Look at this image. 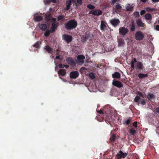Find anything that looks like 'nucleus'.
Returning <instances> with one entry per match:
<instances>
[{"instance_id":"obj_1","label":"nucleus","mask_w":159,"mask_h":159,"mask_svg":"<svg viewBox=\"0 0 159 159\" xmlns=\"http://www.w3.org/2000/svg\"><path fill=\"white\" fill-rule=\"evenodd\" d=\"M98 112L103 116V119L105 120V121L107 123L108 122L111 125H112L111 122H114V120L112 118L111 114L110 113H106V112H105V113L104 114L102 110H100L98 111Z\"/></svg>"},{"instance_id":"obj_2","label":"nucleus","mask_w":159,"mask_h":159,"mask_svg":"<svg viewBox=\"0 0 159 159\" xmlns=\"http://www.w3.org/2000/svg\"><path fill=\"white\" fill-rule=\"evenodd\" d=\"M65 25L67 30H70L76 28L77 22L75 19H71L68 21Z\"/></svg>"},{"instance_id":"obj_3","label":"nucleus","mask_w":159,"mask_h":159,"mask_svg":"<svg viewBox=\"0 0 159 159\" xmlns=\"http://www.w3.org/2000/svg\"><path fill=\"white\" fill-rule=\"evenodd\" d=\"M134 38L137 40H141L143 39L144 37V35L141 31H138L135 34Z\"/></svg>"},{"instance_id":"obj_4","label":"nucleus","mask_w":159,"mask_h":159,"mask_svg":"<svg viewBox=\"0 0 159 159\" xmlns=\"http://www.w3.org/2000/svg\"><path fill=\"white\" fill-rule=\"evenodd\" d=\"M129 32L127 28L124 26L121 27L119 29V34L123 36H125Z\"/></svg>"},{"instance_id":"obj_5","label":"nucleus","mask_w":159,"mask_h":159,"mask_svg":"<svg viewBox=\"0 0 159 159\" xmlns=\"http://www.w3.org/2000/svg\"><path fill=\"white\" fill-rule=\"evenodd\" d=\"M109 22L114 27L118 26L120 23L119 20L117 18H112L109 20Z\"/></svg>"},{"instance_id":"obj_6","label":"nucleus","mask_w":159,"mask_h":159,"mask_svg":"<svg viewBox=\"0 0 159 159\" xmlns=\"http://www.w3.org/2000/svg\"><path fill=\"white\" fill-rule=\"evenodd\" d=\"M89 13L95 16H99L102 14V11L100 9H94L90 11Z\"/></svg>"},{"instance_id":"obj_7","label":"nucleus","mask_w":159,"mask_h":159,"mask_svg":"<svg viewBox=\"0 0 159 159\" xmlns=\"http://www.w3.org/2000/svg\"><path fill=\"white\" fill-rule=\"evenodd\" d=\"M63 39L68 44L72 41L73 37L71 35L64 34L63 36Z\"/></svg>"},{"instance_id":"obj_8","label":"nucleus","mask_w":159,"mask_h":159,"mask_svg":"<svg viewBox=\"0 0 159 159\" xmlns=\"http://www.w3.org/2000/svg\"><path fill=\"white\" fill-rule=\"evenodd\" d=\"M85 58V56L82 55H79L77 57L76 62L78 64H83L84 63V59Z\"/></svg>"},{"instance_id":"obj_9","label":"nucleus","mask_w":159,"mask_h":159,"mask_svg":"<svg viewBox=\"0 0 159 159\" xmlns=\"http://www.w3.org/2000/svg\"><path fill=\"white\" fill-rule=\"evenodd\" d=\"M119 153H117L116 156L118 159H120L122 158H125L128 155L127 153H123L121 150L119 152Z\"/></svg>"},{"instance_id":"obj_10","label":"nucleus","mask_w":159,"mask_h":159,"mask_svg":"<svg viewBox=\"0 0 159 159\" xmlns=\"http://www.w3.org/2000/svg\"><path fill=\"white\" fill-rule=\"evenodd\" d=\"M79 75V74L78 71H73L70 72V77L71 79H76L77 78Z\"/></svg>"},{"instance_id":"obj_11","label":"nucleus","mask_w":159,"mask_h":159,"mask_svg":"<svg viewBox=\"0 0 159 159\" xmlns=\"http://www.w3.org/2000/svg\"><path fill=\"white\" fill-rule=\"evenodd\" d=\"M59 25L58 22L52 23L51 25V26L50 29L51 33H53L57 29Z\"/></svg>"},{"instance_id":"obj_12","label":"nucleus","mask_w":159,"mask_h":159,"mask_svg":"<svg viewBox=\"0 0 159 159\" xmlns=\"http://www.w3.org/2000/svg\"><path fill=\"white\" fill-rule=\"evenodd\" d=\"M112 84L113 85L119 88L123 87V84L122 83L118 80H114L113 81Z\"/></svg>"},{"instance_id":"obj_13","label":"nucleus","mask_w":159,"mask_h":159,"mask_svg":"<svg viewBox=\"0 0 159 159\" xmlns=\"http://www.w3.org/2000/svg\"><path fill=\"white\" fill-rule=\"evenodd\" d=\"M135 66L136 69H138L139 70H143L144 68L143 63L140 61L137 62Z\"/></svg>"},{"instance_id":"obj_14","label":"nucleus","mask_w":159,"mask_h":159,"mask_svg":"<svg viewBox=\"0 0 159 159\" xmlns=\"http://www.w3.org/2000/svg\"><path fill=\"white\" fill-rule=\"evenodd\" d=\"M107 26H108V25L106 22L103 20L101 21L100 28L102 31H104Z\"/></svg>"},{"instance_id":"obj_15","label":"nucleus","mask_w":159,"mask_h":159,"mask_svg":"<svg viewBox=\"0 0 159 159\" xmlns=\"http://www.w3.org/2000/svg\"><path fill=\"white\" fill-rule=\"evenodd\" d=\"M116 139V134H113L111 135L110 138L109 139V142L111 143L112 145H114L115 143L114 142Z\"/></svg>"},{"instance_id":"obj_16","label":"nucleus","mask_w":159,"mask_h":159,"mask_svg":"<svg viewBox=\"0 0 159 159\" xmlns=\"http://www.w3.org/2000/svg\"><path fill=\"white\" fill-rule=\"evenodd\" d=\"M66 61L67 63L72 66H75L76 65V63L74 62L72 58L69 57L66 58Z\"/></svg>"},{"instance_id":"obj_17","label":"nucleus","mask_w":159,"mask_h":159,"mask_svg":"<svg viewBox=\"0 0 159 159\" xmlns=\"http://www.w3.org/2000/svg\"><path fill=\"white\" fill-rule=\"evenodd\" d=\"M112 77L114 79H119L120 78V74L119 72H116L112 74Z\"/></svg>"},{"instance_id":"obj_18","label":"nucleus","mask_w":159,"mask_h":159,"mask_svg":"<svg viewBox=\"0 0 159 159\" xmlns=\"http://www.w3.org/2000/svg\"><path fill=\"white\" fill-rule=\"evenodd\" d=\"M130 28V30L131 32H133L135 31V24L134 20L131 21V24L129 25Z\"/></svg>"},{"instance_id":"obj_19","label":"nucleus","mask_w":159,"mask_h":159,"mask_svg":"<svg viewBox=\"0 0 159 159\" xmlns=\"http://www.w3.org/2000/svg\"><path fill=\"white\" fill-rule=\"evenodd\" d=\"M136 24L139 27H144V24L140 19H138L136 21Z\"/></svg>"},{"instance_id":"obj_20","label":"nucleus","mask_w":159,"mask_h":159,"mask_svg":"<svg viewBox=\"0 0 159 159\" xmlns=\"http://www.w3.org/2000/svg\"><path fill=\"white\" fill-rule=\"evenodd\" d=\"M83 3V0H77V1L76 2V0H75V2L74 3V5L75 6V8H78V6H80Z\"/></svg>"},{"instance_id":"obj_21","label":"nucleus","mask_w":159,"mask_h":159,"mask_svg":"<svg viewBox=\"0 0 159 159\" xmlns=\"http://www.w3.org/2000/svg\"><path fill=\"white\" fill-rule=\"evenodd\" d=\"M58 74L59 75V76H64L66 74V70L64 69H60L58 71Z\"/></svg>"},{"instance_id":"obj_22","label":"nucleus","mask_w":159,"mask_h":159,"mask_svg":"<svg viewBox=\"0 0 159 159\" xmlns=\"http://www.w3.org/2000/svg\"><path fill=\"white\" fill-rule=\"evenodd\" d=\"M122 9V7L120 4L118 3H116L115 5V8H113V10H116L117 11H120Z\"/></svg>"},{"instance_id":"obj_23","label":"nucleus","mask_w":159,"mask_h":159,"mask_svg":"<svg viewBox=\"0 0 159 159\" xmlns=\"http://www.w3.org/2000/svg\"><path fill=\"white\" fill-rule=\"evenodd\" d=\"M43 17L41 16H34V19L35 21L39 22L42 20Z\"/></svg>"},{"instance_id":"obj_24","label":"nucleus","mask_w":159,"mask_h":159,"mask_svg":"<svg viewBox=\"0 0 159 159\" xmlns=\"http://www.w3.org/2000/svg\"><path fill=\"white\" fill-rule=\"evenodd\" d=\"M147 97L148 100H151L155 98V96L153 94L149 93H147Z\"/></svg>"},{"instance_id":"obj_25","label":"nucleus","mask_w":159,"mask_h":159,"mask_svg":"<svg viewBox=\"0 0 159 159\" xmlns=\"http://www.w3.org/2000/svg\"><path fill=\"white\" fill-rule=\"evenodd\" d=\"M44 49L49 53H51L53 52L52 49L49 46H45L44 48Z\"/></svg>"},{"instance_id":"obj_26","label":"nucleus","mask_w":159,"mask_h":159,"mask_svg":"<svg viewBox=\"0 0 159 159\" xmlns=\"http://www.w3.org/2000/svg\"><path fill=\"white\" fill-rule=\"evenodd\" d=\"M128 5H126L125 6L126 10L130 12L133 11L134 9V7L131 6L130 4H128Z\"/></svg>"},{"instance_id":"obj_27","label":"nucleus","mask_w":159,"mask_h":159,"mask_svg":"<svg viewBox=\"0 0 159 159\" xmlns=\"http://www.w3.org/2000/svg\"><path fill=\"white\" fill-rule=\"evenodd\" d=\"M71 4L72 2H71L70 1L67 0L66 3V7L65 10L66 11L70 9Z\"/></svg>"},{"instance_id":"obj_28","label":"nucleus","mask_w":159,"mask_h":159,"mask_svg":"<svg viewBox=\"0 0 159 159\" xmlns=\"http://www.w3.org/2000/svg\"><path fill=\"white\" fill-rule=\"evenodd\" d=\"M39 28L42 31H45L47 28V25L45 24H42L39 25Z\"/></svg>"},{"instance_id":"obj_29","label":"nucleus","mask_w":159,"mask_h":159,"mask_svg":"<svg viewBox=\"0 0 159 159\" xmlns=\"http://www.w3.org/2000/svg\"><path fill=\"white\" fill-rule=\"evenodd\" d=\"M148 76V74H143V73H139L138 74V77L140 79H143L145 78H147Z\"/></svg>"},{"instance_id":"obj_30","label":"nucleus","mask_w":159,"mask_h":159,"mask_svg":"<svg viewBox=\"0 0 159 159\" xmlns=\"http://www.w3.org/2000/svg\"><path fill=\"white\" fill-rule=\"evenodd\" d=\"M137 62V60L134 57L133 60L131 61L130 62V66L131 68L132 69H134V63Z\"/></svg>"},{"instance_id":"obj_31","label":"nucleus","mask_w":159,"mask_h":159,"mask_svg":"<svg viewBox=\"0 0 159 159\" xmlns=\"http://www.w3.org/2000/svg\"><path fill=\"white\" fill-rule=\"evenodd\" d=\"M118 46H123L125 44V41L123 39H120L118 40Z\"/></svg>"},{"instance_id":"obj_32","label":"nucleus","mask_w":159,"mask_h":159,"mask_svg":"<svg viewBox=\"0 0 159 159\" xmlns=\"http://www.w3.org/2000/svg\"><path fill=\"white\" fill-rule=\"evenodd\" d=\"M145 18L146 19L151 20L152 19V16L151 14L148 13L145 14Z\"/></svg>"},{"instance_id":"obj_33","label":"nucleus","mask_w":159,"mask_h":159,"mask_svg":"<svg viewBox=\"0 0 159 159\" xmlns=\"http://www.w3.org/2000/svg\"><path fill=\"white\" fill-rule=\"evenodd\" d=\"M65 18V16L64 15H60L58 16L57 20L58 21H63Z\"/></svg>"},{"instance_id":"obj_34","label":"nucleus","mask_w":159,"mask_h":159,"mask_svg":"<svg viewBox=\"0 0 159 159\" xmlns=\"http://www.w3.org/2000/svg\"><path fill=\"white\" fill-rule=\"evenodd\" d=\"M58 66L61 68H63L65 67L67 69L68 68L69 66L68 65H62V64H59Z\"/></svg>"},{"instance_id":"obj_35","label":"nucleus","mask_w":159,"mask_h":159,"mask_svg":"<svg viewBox=\"0 0 159 159\" xmlns=\"http://www.w3.org/2000/svg\"><path fill=\"white\" fill-rule=\"evenodd\" d=\"M129 133L131 135H134L136 133V131L134 128H132L129 130Z\"/></svg>"},{"instance_id":"obj_36","label":"nucleus","mask_w":159,"mask_h":159,"mask_svg":"<svg viewBox=\"0 0 159 159\" xmlns=\"http://www.w3.org/2000/svg\"><path fill=\"white\" fill-rule=\"evenodd\" d=\"M51 33V30H47L44 33V36L45 37H48Z\"/></svg>"},{"instance_id":"obj_37","label":"nucleus","mask_w":159,"mask_h":159,"mask_svg":"<svg viewBox=\"0 0 159 159\" xmlns=\"http://www.w3.org/2000/svg\"><path fill=\"white\" fill-rule=\"evenodd\" d=\"M156 9L154 8H151L150 7H147L146 8V10L147 11H155Z\"/></svg>"},{"instance_id":"obj_38","label":"nucleus","mask_w":159,"mask_h":159,"mask_svg":"<svg viewBox=\"0 0 159 159\" xmlns=\"http://www.w3.org/2000/svg\"><path fill=\"white\" fill-rule=\"evenodd\" d=\"M87 7L88 8L93 10L94 9V8H95L94 6L91 4H88V5H87Z\"/></svg>"},{"instance_id":"obj_39","label":"nucleus","mask_w":159,"mask_h":159,"mask_svg":"<svg viewBox=\"0 0 159 159\" xmlns=\"http://www.w3.org/2000/svg\"><path fill=\"white\" fill-rule=\"evenodd\" d=\"M89 77L92 79H94L95 78L94 74L93 73H90L89 75Z\"/></svg>"},{"instance_id":"obj_40","label":"nucleus","mask_w":159,"mask_h":159,"mask_svg":"<svg viewBox=\"0 0 159 159\" xmlns=\"http://www.w3.org/2000/svg\"><path fill=\"white\" fill-rule=\"evenodd\" d=\"M40 43V42L38 41L34 45V46L36 48H38L39 47Z\"/></svg>"},{"instance_id":"obj_41","label":"nucleus","mask_w":159,"mask_h":159,"mask_svg":"<svg viewBox=\"0 0 159 159\" xmlns=\"http://www.w3.org/2000/svg\"><path fill=\"white\" fill-rule=\"evenodd\" d=\"M140 99V98L138 96H136L134 99V101L136 102H139V99Z\"/></svg>"},{"instance_id":"obj_42","label":"nucleus","mask_w":159,"mask_h":159,"mask_svg":"<svg viewBox=\"0 0 159 159\" xmlns=\"http://www.w3.org/2000/svg\"><path fill=\"white\" fill-rule=\"evenodd\" d=\"M140 103L143 105H144L146 104V102L145 100L143 99H140Z\"/></svg>"},{"instance_id":"obj_43","label":"nucleus","mask_w":159,"mask_h":159,"mask_svg":"<svg viewBox=\"0 0 159 159\" xmlns=\"http://www.w3.org/2000/svg\"><path fill=\"white\" fill-rule=\"evenodd\" d=\"M130 122V120L129 119H128L127 120L124 122V124H126L127 125H129Z\"/></svg>"},{"instance_id":"obj_44","label":"nucleus","mask_w":159,"mask_h":159,"mask_svg":"<svg viewBox=\"0 0 159 159\" xmlns=\"http://www.w3.org/2000/svg\"><path fill=\"white\" fill-rule=\"evenodd\" d=\"M51 19V17L49 15L47 16L46 17V20L47 21H49Z\"/></svg>"},{"instance_id":"obj_45","label":"nucleus","mask_w":159,"mask_h":159,"mask_svg":"<svg viewBox=\"0 0 159 159\" xmlns=\"http://www.w3.org/2000/svg\"><path fill=\"white\" fill-rule=\"evenodd\" d=\"M44 2L45 4H49L50 3V0H44Z\"/></svg>"},{"instance_id":"obj_46","label":"nucleus","mask_w":159,"mask_h":159,"mask_svg":"<svg viewBox=\"0 0 159 159\" xmlns=\"http://www.w3.org/2000/svg\"><path fill=\"white\" fill-rule=\"evenodd\" d=\"M134 16H136V17L138 16H139V13L138 11H135L134 12Z\"/></svg>"},{"instance_id":"obj_47","label":"nucleus","mask_w":159,"mask_h":159,"mask_svg":"<svg viewBox=\"0 0 159 159\" xmlns=\"http://www.w3.org/2000/svg\"><path fill=\"white\" fill-rule=\"evenodd\" d=\"M133 126L135 128L137 127V121L134 122L133 124Z\"/></svg>"},{"instance_id":"obj_48","label":"nucleus","mask_w":159,"mask_h":159,"mask_svg":"<svg viewBox=\"0 0 159 159\" xmlns=\"http://www.w3.org/2000/svg\"><path fill=\"white\" fill-rule=\"evenodd\" d=\"M51 20H52V23L58 22L56 21V19L55 18H53Z\"/></svg>"},{"instance_id":"obj_49","label":"nucleus","mask_w":159,"mask_h":159,"mask_svg":"<svg viewBox=\"0 0 159 159\" xmlns=\"http://www.w3.org/2000/svg\"><path fill=\"white\" fill-rule=\"evenodd\" d=\"M145 13V11L144 10H142L140 11V15L142 16Z\"/></svg>"},{"instance_id":"obj_50","label":"nucleus","mask_w":159,"mask_h":159,"mask_svg":"<svg viewBox=\"0 0 159 159\" xmlns=\"http://www.w3.org/2000/svg\"><path fill=\"white\" fill-rule=\"evenodd\" d=\"M155 113H158L159 114V107H157L156 109Z\"/></svg>"},{"instance_id":"obj_51","label":"nucleus","mask_w":159,"mask_h":159,"mask_svg":"<svg viewBox=\"0 0 159 159\" xmlns=\"http://www.w3.org/2000/svg\"><path fill=\"white\" fill-rule=\"evenodd\" d=\"M86 69L85 68V67H83L80 69V72H82L83 70H85Z\"/></svg>"},{"instance_id":"obj_52","label":"nucleus","mask_w":159,"mask_h":159,"mask_svg":"<svg viewBox=\"0 0 159 159\" xmlns=\"http://www.w3.org/2000/svg\"><path fill=\"white\" fill-rule=\"evenodd\" d=\"M117 0H113L112 2V5H114V4L117 1Z\"/></svg>"},{"instance_id":"obj_53","label":"nucleus","mask_w":159,"mask_h":159,"mask_svg":"<svg viewBox=\"0 0 159 159\" xmlns=\"http://www.w3.org/2000/svg\"><path fill=\"white\" fill-rule=\"evenodd\" d=\"M138 94L139 95L141 96L142 97L143 94V93L140 92H138Z\"/></svg>"},{"instance_id":"obj_54","label":"nucleus","mask_w":159,"mask_h":159,"mask_svg":"<svg viewBox=\"0 0 159 159\" xmlns=\"http://www.w3.org/2000/svg\"><path fill=\"white\" fill-rule=\"evenodd\" d=\"M156 29L157 30L159 31V25H157L156 26Z\"/></svg>"},{"instance_id":"obj_55","label":"nucleus","mask_w":159,"mask_h":159,"mask_svg":"<svg viewBox=\"0 0 159 159\" xmlns=\"http://www.w3.org/2000/svg\"><path fill=\"white\" fill-rule=\"evenodd\" d=\"M50 3L52 2L53 3H56V0H50Z\"/></svg>"},{"instance_id":"obj_56","label":"nucleus","mask_w":159,"mask_h":159,"mask_svg":"<svg viewBox=\"0 0 159 159\" xmlns=\"http://www.w3.org/2000/svg\"><path fill=\"white\" fill-rule=\"evenodd\" d=\"M140 1L143 3H145L147 2L148 0H140Z\"/></svg>"},{"instance_id":"obj_57","label":"nucleus","mask_w":159,"mask_h":159,"mask_svg":"<svg viewBox=\"0 0 159 159\" xmlns=\"http://www.w3.org/2000/svg\"><path fill=\"white\" fill-rule=\"evenodd\" d=\"M153 2H159V0H151Z\"/></svg>"},{"instance_id":"obj_58","label":"nucleus","mask_w":159,"mask_h":159,"mask_svg":"<svg viewBox=\"0 0 159 159\" xmlns=\"http://www.w3.org/2000/svg\"><path fill=\"white\" fill-rule=\"evenodd\" d=\"M89 38V35L87 34H86L85 36V39H88Z\"/></svg>"},{"instance_id":"obj_59","label":"nucleus","mask_w":159,"mask_h":159,"mask_svg":"<svg viewBox=\"0 0 159 159\" xmlns=\"http://www.w3.org/2000/svg\"><path fill=\"white\" fill-rule=\"evenodd\" d=\"M56 58L57 59H59L60 58V57L59 56H57L56 57Z\"/></svg>"},{"instance_id":"obj_60","label":"nucleus","mask_w":159,"mask_h":159,"mask_svg":"<svg viewBox=\"0 0 159 159\" xmlns=\"http://www.w3.org/2000/svg\"><path fill=\"white\" fill-rule=\"evenodd\" d=\"M158 23L159 24V20H158Z\"/></svg>"},{"instance_id":"obj_61","label":"nucleus","mask_w":159,"mask_h":159,"mask_svg":"<svg viewBox=\"0 0 159 159\" xmlns=\"http://www.w3.org/2000/svg\"><path fill=\"white\" fill-rule=\"evenodd\" d=\"M96 0H95V2L96 1Z\"/></svg>"}]
</instances>
